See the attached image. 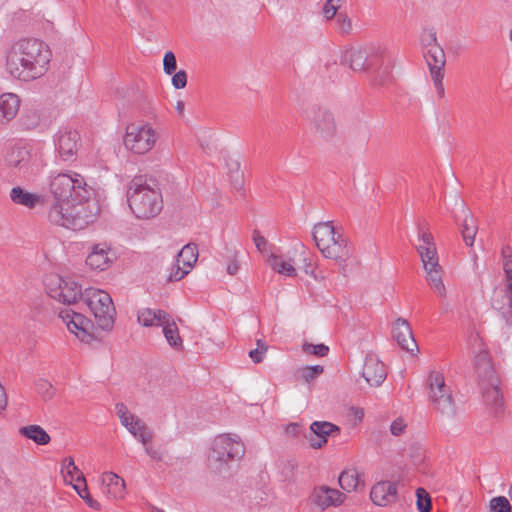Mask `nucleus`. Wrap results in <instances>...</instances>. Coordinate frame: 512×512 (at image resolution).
Wrapping results in <instances>:
<instances>
[{"mask_svg":"<svg viewBox=\"0 0 512 512\" xmlns=\"http://www.w3.org/2000/svg\"><path fill=\"white\" fill-rule=\"evenodd\" d=\"M500 380L495 379L488 382H480L479 389L486 407L497 414L503 408L504 400L500 389Z\"/></svg>","mask_w":512,"mask_h":512,"instance_id":"nucleus-15","label":"nucleus"},{"mask_svg":"<svg viewBox=\"0 0 512 512\" xmlns=\"http://www.w3.org/2000/svg\"><path fill=\"white\" fill-rule=\"evenodd\" d=\"M424 270L426 272V281L429 283L430 287L438 296L445 298L447 296V290L442 279L443 269L441 265L434 263V265L424 268Z\"/></svg>","mask_w":512,"mask_h":512,"instance_id":"nucleus-28","label":"nucleus"},{"mask_svg":"<svg viewBox=\"0 0 512 512\" xmlns=\"http://www.w3.org/2000/svg\"><path fill=\"white\" fill-rule=\"evenodd\" d=\"M19 434L38 445H47L51 440L49 434L36 424L20 427Z\"/></svg>","mask_w":512,"mask_h":512,"instance_id":"nucleus-31","label":"nucleus"},{"mask_svg":"<svg viewBox=\"0 0 512 512\" xmlns=\"http://www.w3.org/2000/svg\"><path fill=\"white\" fill-rule=\"evenodd\" d=\"M416 505L419 512H429L432 508V501L429 493L422 487L416 490Z\"/></svg>","mask_w":512,"mask_h":512,"instance_id":"nucleus-41","label":"nucleus"},{"mask_svg":"<svg viewBox=\"0 0 512 512\" xmlns=\"http://www.w3.org/2000/svg\"><path fill=\"white\" fill-rule=\"evenodd\" d=\"M323 371L324 367L322 365L306 366L298 369L296 376L304 382L309 383L320 376Z\"/></svg>","mask_w":512,"mask_h":512,"instance_id":"nucleus-39","label":"nucleus"},{"mask_svg":"<svg viewBox=\"0 0 512 512\" xmlns=\"http://www.w3.org/2000/svg\"><path fill=\"white\" fill-rule=\"evenodd\" d=\"M59 317L66 323L68 330L82 342L90 343L93 340V334L90 332L93 324L84 315L72 309H63L59 312Z\"/></svg>","mask_w":512,"mask_h":512,"instance_id":"nucleus-12","label":"nucleus"},{"mask_svg":"<svg viewBox=\"0 0 512 512\" xmlns=\"http://www.w3.org/2000/svg\"><path fill=\"white\" fill-rule=\"evenodd\" d=\"M82 300L93 313L97 326L104 331H111L115 322L116 309L109 293L90 287L84 290Z\"/></svg>","mask_w":512,"mask_h":512,"instance_id":"nucleus-6","label":"nucleus"},{"mask_svg":"<svg viewBox=\"0 0 512 512\" xmlns=\"http://www.w3.org/2000/svg\"><path fill=\"white\" fill-rule=\"evenodd\" d=\"M253 241L255 243L256 248L260 252H263L266 247L267 241L258 230L253 231Z\"/></svg>","mask_w":512,"mask_h":512,"instance_id":"nucleus-57","label":"nucleus"},{"mask_svg":"<svg viewBox=\"0 0 512 512\" xmlns=\"http://www.w3.org/2000/svg\"><path fill=\"white\" fill-rule=\"evenodd\" d=\"M161 326L163 327L164 337L166 338L169 345L175 349H182L183 341L180 337L176 322L173 320L171 315H169V320H167V323H163Z\"/></svg>","mask_w":512,"mask_h":512,"instance_id":"nucleus-34","label":"nucleus"},{"mask_svg":"<svg viewBox=\"0 0 512 512\" xmlns=\"http://www.w3.org/2000/svg\"><path fill=\"white\" fill-rule=\"evenodd\" d=\"M139 432L135 436V438L142 443L144 446L146 454L155 461H162L163 454L159 449L151 446V442L154 438V432L145 424L139 423Z\"/></svg>","mask_w":512,"mask_h":512,"instance_id":"nucleus-26","label":"nucleus"},{"mask_svg":"<svg viewBox=\"0 0 512 512\" xmlns=\"http://www.w3.org/2000/svg\"><path fill=\"white\" fill-rule=\"evenodd\" d=\"M338 482L340 487L346 492L357 491L361 486H364L360 473L354 468L342 471Z\"/></svg>","mask_w":512,"mask_h":512,"instance_id":"nucleus-30","label":"nucleus"},{"mask_svg":"<svg viewBox=\"0 0 512 512\" xmlns=\"http://www.w3.org/2000/svg\"><path fill=\"white\" fill-rule=\"evenodd\" d=\"M420 43L423 49V52H426L430 49H434L435 47L441 46L437 41L436 32L434 30L424 31L420 38Z\"/></svg>","mask_w":512,"mask_h":512,"instance_id":"nucleus-43","label":"nucleus"},{"mask_svg":"<svg viewBox=\"0 0 512 512\" xmlns=\"http://www.w3.org/2000/svg\"><path fill=\"white\" fill-rule=\"evenodd\" d=\"M264 353L259 351L258 349H252L249 351V357L255 363H261L263 361Z\"/></svg>","mask_w":512,"mask_h":512,"instance_id":"nucleus-58","label":"nucleus"},{"mask_svg":"<svg viewBox=\"0 0 512 512\" xmlns=\"http://www.w3.org/2000/svg\"><path fill=\"white\" fill-rule=\"evenodd\" d=\"M393 338L398 345L407 352L418 349L409 322L404 318H397L392 329Z\"/></svg>","mask_w":512,"mask_h":512,"instance_id":"nucleus-17","label":"nucleus"},{"mask_svg":"<svg viewBox=\"0 0 512 512\" xmlns=\"http://www.w3.org/2000/svg\"><path fill=\"white\" fill-rule=\"evenodd\" d=\"M474 369L478 376V385L480 382H488L492 379H499L491 362L490 354L485 349H481L475 355Z\"/></svg>","mask_w":512,"mask_h":512,"instance_id":"nucleus-23","label":"nucleus"},{"mask_svg":"<svg viewBox=\"0 0 512 512\" xmlns=\"http://www.w3.org/2000/svg\"><path fill=\"white\" fill-rule=\"evenodd\" d=\"M362 376L370 386H379L386 379L384 364L374 356H367L364 362Z\"/></svg>","mask_w":512,"mask_h":512,"instance_id":"nucleus-20","label":"nucleus"},{"mask_svg":"<svg viewBox=\"0 0 512 512\" xmlns=\"http://www.w3.org/2000/svg\"><path fill=\"white\" fill-rule=\"evenodd\" d=\"M419 240L421 244L416 246L423 268L430 267L434 263H439L437 249L434 238L431 233L419 231Z\"/></svg>","mask_w":512,"mask_h":512,"instance_id":"nucleus-18","label":"nucleus"},{"mask_svg":"<svg viewBox=\"0 0 512 512\" xmlns=\"http://www.w3.org/2000/svg\"><path fill=\"white\" fill-rule=\"evenodd\" d=\"M169 315L166 311L161 309L143 308L138 311L137 319L140 324L145 327L161 326L167 323Z\"/></svg>","mask_w":512,"mask_h":512,"instance_id":"nucleus-27","label":"nucleus"},{"mask_svg":"<svg viewBox=\"0 0 512 512\" xmlns=\"http://www.w3.org/2000/svg\"><path fill=\"white\" fill-rule=\"evenodd\" d=\"M115 410L118 418H121L130 413L124 403H117L115 406Z\"/></svg>","mask_w":512,"mask_h":512,"instance_id":"nucleus-60","label":"nucleus"},{"mask_svg":"<svg viewBox=\"0 0 512 512\" xmlns=\"http://www.w3.org/2000/svg\"><path fill=\"white\" fill-rule=\"evenodd\" d=\"M338 27L342 33H350L352 23L350 18L345 13H338L336 15Z\"/></svg>","mask_w":512,"mask_h":512,"instance_id":"nucleus-51","label":"nucleus"},{"mask_svg":"<svg viewBox=\"0 0 512 512\" xmlns=\"http://www.w3.org/2000/svg\"><path fill=\"white\" fill-rule=\"evenodd\" d=\"M177 69L176 56L172 51L165 53L163 58V70L166 74L171 75Z\"/></svg>","mask_w":512,"mask_h":512,"instance_id":"nucleus-48","label":"nucleus"},{"mask_svg":"<svg viewBox=\"0 0 512 512\" xmlns=\"http://www.w3.org/2000/svg\"><path fill=\"white\" fill-rule=\"evenodd\" d=\"M127 201L133 214L140 219L157 216L163 208L162 195L154 179L136 176L129 183Z\"/></svg>","mask_w":512,"mask_h":512,"instance_id":"nucleus-3","label":"nucleus"},{"mask_svg":"<svg viewBox=\"0 0 512 512\" xmlns=\"http://www.w3.org/2000/svg\"><path fill=\"white\" fill-rule=\"evenodd\" d=\"M335 228L332 225V222H319L314 225L313 228V240L315 241V244L317 247L324 246L325 241L332 237V235L335 233Z\"/></svg>","mask_w":512,"mask_h":512,"instance_id":"nucleus-35","label":"nucleus"},{"mask_svg":"<svg viewBox=\"0 0 512 512\" xmlns=\"http://www.w3.org/2000/svg\"><path fill=\"white\" fill-rule=\"evenodd\" d=\"M477 225L475 223V219L472 214L467 213L461 228V234L464 242L468 246H472L474 243V239L477 233Z\"/></svg>","mask_w":512,"mask_h":512,"instance_id":"nucleus-36","label":"nucleus"},{"mask_svg":"<svg viewBox=\"0 0 512 512\" xmlns=\"http://www.w3.org/2000/svg\"><path fill=\"white\" fill-rule=\"evenodd\" d=\"M10 198L14 203L29 208L35 207L40 201L39 195L30 193L19 186L11 189Z\"/></svg>","mask_w":512,"mask_h":512,"instance_id":"nucleus-32","label":"nucleus"},{"mask_svg":"<svg viewBox=\"0 0 512 512\" xmlns=\"http://www.w3.org/2000/svg\"><path fill=\"white\" fill-rule=\"evenodd\" d=\"M156 133L150 124H130L126 128L124 145L135 154H145L155 145Z\"/></svg>","mask_w":512,"mask_h":512,"instance_id":"nucleus-11","label":"nucleus"},{"mask_svg":"<svg viewBox=\"0 0 512 512\" xmlns=\"http://www.w3.org/2000/svg\"><path fill=\"white\" fill-rule=\"evenodd\" d=\"M256 345H257V347L255 349H258L259 351L263 352L264 354L267 352L268 345L262 339H258L256 341Z\"/></svg>","mask_w":512,"mask_h":512,"instance_id":"nucleus-62","label":"nucleus"},{"mask_svg":"<svg viewBox=\"0 0 512 512\" xmlns=\"http://www.w3.org/2000/svg\"><path fill=\"white\" fill-rule=\"evenodd\" d=\"M61 472L63 474L64 479L66 481H69L70 483L75 481L76 484H78L79 482L85 484L86 482L84 474L75 465L74 459L72 457H66L62 461Z\"/></svg>","mask_w":512,"mask_h":512,"instance_id":"nucleus-33","label":"nucleus"},{"mask_svg":"<svg viewBox=\"0 0 512 512\" xmlns=\"http://www.w3.org/2000/svg\"><path fill=\"white\" fill-rule=\"evenodd\" d=\"M302 349L307 354H312L318 357H324L329 352V347L325 344L313 345L310 343H304Z\"/></svg>","mask_w":512,"mask_h":512,"instance_id":"nucleus-47","label":"nucleus"},{"mask_svg":"<svg viewBox=\"0 0 512 512\" xmlns=\"http://www.w3.org/2000/svg\"><path fill=\"white\" fill-rule=\"evenodd\" d=\"M80 136L75 130L59 131L55 139L59 157L66 162L76 159Z\"/></svg>","mask_w":512,"mask_h":512,"instance_id":"nucleus-13","label":"nucleus"},{"mask_svg":"<svg viewBox=\"0 0 512 512\" xmlns=\"http://www.w3.org/2000/svg\"><path fill=\"white\" fill-rule=\"evenodd\" d=\"M51 51L38 39H21L10 49L6 58L8 73L23 81L43 76L48 70Z\"/></svg>","mask_w":512,"mask_h":512,"instance_id":"nucleus-2","label":"nucleus"},{"mask_svg":"<svg viewBox=\"0 0 512 512\" xmlns=\"http://www.w3.org/2000/svg\"><path fill=\"white\" fill-rule=\"evenodd\" d=\"M397 487L395 483L381 481L376 483L370 492L372 502L378 506H386L396 500Z\"/></svg>","mask_w":512,"mask_h":512,"instance_id":"nucleus-22","label":"nucleus"},{"mask_svg":"<svg viewBox=\"0 0 512 512\" xmlns=\"http://www.w3.org/2000/svg\"><path fill=\"white\" fill-rule=\"evenodd\" d=\"M36 391L44 400H49L54 396V388L50 382L44 379H39L36 382Z\"/></svg>","mask_w":512,"mask_h":512,"instance_id":"nucleus-46","label":"nucleus"},{"mask_svg":"<svg viewBox=\"0 0 512 512\" xmlns=\"http://www.w3.org/2000/svg\"><path fill=\"white\" fill-rule=\"evenodd\" d=\"M136 418H137L136 416H134L133 414L129 413V414H127V415H125V416H123V417H121L119 419H120L121 424L126 428V427H128V424L130 422H133V420H135Z\"/></svg>","mask_w":512,"mask_h":512,"instance_id":"nucleus-61","label":"nucleus"},{"mask_svg":"<svg viewBox=\"0 0 512 512\" xmlns=\"http://www.w3.org/2000/svg\"><path fill=\"white\" fill-rule=\"evenodd\" d=\"M269 263L273 270L289 277L296 276V269L290 262L283 261L279 256L271 255Z\"/></svg>","mask_w":512,"mask_h":512,"instance_id":"nucleus-38","label":"nucleus"},{"mask_svg":"<svg viewBox=\"0 0 512 512\" xmlns=\"http://www.w3.org/2000/svg\"><path fill=\"white\" fill-rule=\"evenodd\" d=\"M115 259V254L105 243H99L92 246V249L86 257V264L94 270L103 271L110 267Z\"/></svg>","mask_w":512,"mask_h":512,"instance_id":"nucleus-16","label":"nucleus"},{"mask_svg":"<svg viewBox=\"0 0 512 512\" xmlns=\"http://www.w3.org/2000/svg\"><path fill=\"white\" fill-rule=\"evenodd\" d=\"M407 428V423L402 418L395 419L390 425V432L394 436L402 435Z\"/></svg>","mask_w":512,"mask_h":512,"instance_id":"nucleus-53","label":"nucleus"},{"mask_svg":"<svg viewBox=\"0 0 512 512\" xmlns=\"http://www.w3.org/2000/svg\"><path fill=\"white\" fill-rule=\"evenodd\" d=\"M317 248L325 258L333 259L339 263L345 262L351 255L347 240L337 232L325 241L324 246Z\"/></svg>","mask_w":512,"mask_h":512,"instance_id":"nucleus-14","label":"nucleus"},{"mask_svg":"<svg viewBox=\"0 0 512 512\" xmlns=\"http://www.w3.org/2000/svg\"><path fill=\"white\" fill-rule=\"evenodd\" d=\"M54 203L49 209L50 223L71 230H82L96 218L99 207L91 200L93 194L78 174L59 173L50 182Z\"/></svg>","mask_w":512,"mask_h":512,"instance_id":"nucleus-1","label":"nucleus"},{"mask_svg":"<svg viewBox=\"0 0 512 512\" xmlns=\"http://www.w3.org/2000/svg\"><path fill=\"white\" fill-rule=\"evenodd\" d=\"M345 495L337 489L322 486L315 490L313 500L322 509L337 506L343 502Z\"/></svg>","mask_w":512,"mask_h":512,"instance_id":"nucleus-25","label":"nucleus"},{"mask_svg":"<svg viewBox=\"0 0 512 512\" xmlns=\"http://www.w3.org/2000/svg\"><path fill=\"white\" fill-rule=\"evenodd\" d=\"M198 258V249L195 244H186L177 254V263L182 262L186 267H192Z\"/></svg>","mask_w":512,"mask_h":512,"instance_id":"nucleus-37","label":"nucleus"},{"mask_svg":"<svg viewBox=\"0 0 512 512\" xmlns=\"http://www.w3.org/2000/svg\"><path fill=\"white\" fill-rule=\"evenodd\" d=\"M39 124V116L36 112H27L22 117V125L25 129H34Z\"/></svg>","mask_w":512,"mask_h":512,"instance_id":"nucleus-49","label":"nucleus"},{"mask_svg":"<svg viewBox=\"0 0 512 512\" xmlns=\"http://www.w3.org/2000/svg\"><path fill=\"white\" fill-rule=\"evenodd\" d=\"M307 119L314 137L323 142H330L337 135L334 114L327 108L312 106L307 111Z\"/></svg>","mask_w":512,"mask_h":512,"instance_id":"nucleus-10","label":"nucleus"},{"mask_svg":"<svg viewBox=\"0 0 512 512\" xmlns=\"http://www.w3.org/2000/svg\"><path fill=\"white\" fill-rule=\"evenodd\" d=\"M73 488L77 491L78 495L86 502L89 507L94 510H100V503L91 497L86 483L84 484L83 489H80L79 484H73Z\"/></svg>","mask_w":512,"mask_h":512,"instance_id":"nucleus-45","label":"nucleus"},{"mask_svg":"<svg viewBox=\"0 0 512 512\" xmlns=\"http://www.w3.org/2000/svg\"><path fill=\"white\" fill-rule=\"evenodd\" d=\"M227 255L225 256V260L227 261L226 272L229 275H235L239 270L238 263V251L235 249L226 248Z\"/></svg>","mask_w":512,"mask_h":512,"instance_id":"nucleus-44","label":"nucleus"},{"mask_svg":"<svg viewBox=\"0 0 512 512\" xmlns=\"http://www.w3.org/2000/svg\"><path fill=\"white\" fill-rule=\"evenodd\" d=\"M102 492L109 499H122L126 493L125 481L113 472H105L101 476Z\"/></svg>","mask_w":512,"mask_h":512,"instance_id":"nucleus-21","label":"nucleus"},{"mask_svg":"<svg viewBox=\"0 0 512 512\" xmlns=\"http://www.w3.org/2000/svg\"><path fill=\"white\" fill-rule=\"evenodd\" d=\"M244 452L238 436L233 438L228 434H220L212 442L207 459L208 466L214 473L226 474L242 458Z\"/></svg>","mask_w":512,"mask_h":512,"instance_id":"nucleus-5","label":"nucleus"},{"mask_svg":"<svg viewBox=\"0 0 512 512\" xmlns=\"http://www.w3.org/2000/svg\"><path fill=\"white\" fill-rule=\"evenodd\" d=\"M429 399L435 410L449 418L456 413V406L450 387L445 384L439 372L432 371L428 378Z\"/></svg>","mask_w":512,"mask_h":512,"instance_id":"nucleus-9","label":"nucleus"},{"mask_svg":"<svg viewBox=\"0 0 512 512\" xmlns=\"http://www.w3.org/2000/svg\"><path fill=\"white\" fill-rule=\"evenodd\" d=\"M296 468V464L291 460H286L281 462V473L285 480L290 479Z\"/></svg>","mask_w":512,"mask_h":512,"instance_id":"nucleus-54","label":"nucleus"},{"mask_svg":"<svg viewBox=\"0 0 512 512\" xmlns=\"http://www.w3.org/2000/svg\"><path fill=\"white\" fill-rule=\"evenodd\" d=\"M432 80L434 82V86L437 90L438 95L443 98L445 95V89L443 86V77L444 73H437L436 75H432Z\"/></svg>","mask_w":512,"mask_h":512,"instance_id":"nucleus-55","label":"nucleus"},{"mask_svg":"<svg viewBox=\"0 0 512 512\" xmlns=\"http://www.w3.org/2000/svg\"><path fill=\"white\" fill-rule=\"evenodd\" d=\"M184 102L183 101H177L176 103V106H175V109L177 110V112L182 115L183 112H184Z\"/></svg>","mask_w":512,"mask_h":512,"instance_id":"nucleus-64","label":"nucleus"},{"mask_svg":"<svg viewBox=\"0 0 512 512\" xmlns=\"http://www.w3.org/2000/svg\"><path fill=\"white\" fill-rule=\"evenodd\" d=\"M423 53L426 57L431 76L436 75L437 73H444L443 71L446 64V58L444 49L441 46Z\"/></svg>","mask_w":512,"mask_h":512,"instance_id":"nucleus-29","label":"nucleus"},{"mask_svg":"<svg viewBox=\"0 0 512 512\" xmlns=\"http://www.w3.org/2000/svg\"><path fill=\"white\" fill-rule=\"evenodd\" d=\"M139 423H144L141 419H139L138 417L133 420V422H130L128 424V427H126V429L135 437L137 435V433L139 432Z\"/></svg>","mask_w":512,"mask_h":512,"instance_id":"nucleus-59","label":"nucleus"},{"mask_svg":"<svg viewBox=\"0 0 512 512\" xmlns=\"http://www.w3.org/2000/svg\"><path fill=\"white\" fill-rule=\"evenodd\" d=\"M385 50L381 47L350 48L343 52L341 63L347 65L353 71L374 70L377 75L375 81L384 85L390 76L389 67L381 71L384 64Z\"/></svg>","mask_w":512,"mask_h":512,"instance_id":"nucleus-4","label":"nucleus"},{"mask_svg":"<svg viewBox=\"0 0 512 512\" xmlns=\"http://www.w3.org/2000/svg\"><path fill=\"white\" fill-rule=\"evenodd\" d=\"M490 512H511L512 506L504 496H497L489 502Z\"/></svg>","mask_w":512,"mask_h":512,"instance_id":"nucleus-42","label":"nucleus"},{"mask_svg":"<svg viewBox=\"0 0 512 512\" xmlns=\"http://www.w3.org/2000/svg\"><path fill=\"white\" fill-rule=\"evenodd\" d=\"M506 276V289H505V296L508 298V308L509 310L507 312H503L502 315L506 320V323L508 325H512L511 317H512V269H506L504 272Z\"/></svg>","mask_w":512,"mask_h":512,"instance_id":"nucleus-40","label":"nucleus"},{"mask_svg":"<svg viewBox=\"0 0 512 512\" xmlns=\"http://www.w3.org/2000/svg\"><path fill=\"white\" fill-rule=\"evenodd\" d=\"M341 0H327L323 7V14L327 20L332 19L337 15V11L339 9V4H335V2L339 3Z\"/></svg>","mask_w":512,"mask_h":512,"instance_id":"nucleus-50","label":"nucleus"},{"mask_svg":"<svg viewBox=\"0 0 512 512\" xmlns=\"http://www.w3.org/2000/svg\"><path fill=\"white\" fill-rule=\"evenodd\" d=\"M311 432L318 439H310V446L314 449L322 448L328 441V437L340 434V427L328 421H314L310 425Z\"/></svg>","mask_w":512,"mask_h":512,"instance_id":"nucleus-19","label":"nucleus"},{"mask_svg":"<svg viewBox=\"0 0 512 512\" xmlns=\"http://www.w3.org/2000/svg\"><path fill=\"white\" fill-rule=\"evenodd\" d=\"M299 425L297 423H291L287 426V433L296 434L298 433Z\"/></svg>","mask_w":512,"mask_h":512,"instance_id":"nucleus-63","label":"nucleus"},{"mask_svg":"<svg viewBox=\"0 0 512 512\" xmlns=\"http://www.w3.org/2000/svg\"><path fill=\"white\" fill-rule=\"evenodd\" d=\"M172 85L175 89H183L187 85V74L184 70L174 72Z\"/></svg>","mask_w":512,"mask_h":512,"instance_id":"nucleus-52","label":"nucleus"},{"mask_svg":"<svg viewBox=\"0 0 512 512\" xmlns=\"http://www.w3.org/2000/svg\"><path fill=\"white\" fill-rule=\"evenodd\" d=\"M44 284L47 294L66 305L76 303L79 299H83L84 291L72 278H63L57 274H49L44 278Z\"/></svg>","mask_w":512,"mask_h":512,"instance_id":"nucleus-8","label":"nucleus"},{"mask_svg":"<svg viewBox=\"0 0 512 512\" xmlns=\"http://www.w3.org/2000/svg\"><path fill=\"white\" fill-rule=\"evenodd\" d=\"M188 272H189L188 270H184V269L180 268L179 265H177L176 268H174L172 270V272L170 273V275L168 277V281H170V282L179 281L182 278H184L185 275L188 274Z\"/></svg>","mask_w":512,"mask_h":512,"instance_id":"nucleus-56","label":"nucleus"},{"mask_svg":"<svg viewBox=\"0 0 512 512\" xmlns=\"http://www.w3.org/2000/svg\"><path fill=\"white\" fill-rule=\"evenodd\" d=\"M6 166L18 171L24 177L36 174L41 167L38 150L29 143H16L10 147L4 157Z\"/></svg>","mask_w":512,"mask_h":512,"instance_id":"nucleus-7","label":"nucleus"},{"mask_svg":"<svg viewBox=\"0 0 512 512\" xmlns=\"http://www.w3.org/2000/svg\"><path fill=\"white\" fill-rule=\"evenodd\" d=\"M20 108V99L14 93L0 95V125L6 124L15 118Z\"/></svg>","mask_w":512,"mask_h":512,"instance_id":"nucleus-24","label":"nucleus"}]
</instances>
